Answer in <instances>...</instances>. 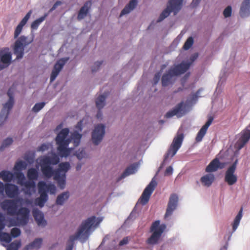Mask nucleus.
<instances>
[{
	"instance_id": "f257e3e1",
	"label": "nucleus",
	"mask_w": 250,
	"mask_h": 250,
	"mask_svg": "<svg viewBox=\"0 0 250 250\" xmlns=\"http://www.w3.org/2000/svg\"><path fill=\"white\" fill-rule=\"evenodd\" d=\"M181 127L179 128L168 149L165 154L163 160L162 162L161 166L158 171L149 183L145 188L142 195L136 203L138 204V205L139 204H141L143 206H144L148 203L150 196L158 185V182L156 180V177L160 171L161 168H162L166 163L170 161L169 157H170L171 158H172L174 157L181 147L185 138V135L183 132L181 131Z\"/></svg>"
},
{
	"instance_id": "f03ea898",
	"label": "nucleus",
	"mask_w": 250,
	"mask_h": 250,
	"mask_svg": "<svg viewBox=\"0 0 250 250\" xmlns=\"http://www.w3.org/2000/svg\"><path fill=\"white\" fill-rule=\"evenodd\" d=\"M191 62L188 60H183L180 62H174L163 74L161 84L163 87L172 86L182 75L181 84H184L189 78L191 73L189 71Z\"/></svg>"
},
{
	"instance_id": "7ed1b4c3",
	"label": "nucleus",
	"mask_w": 250,
	"mask_h": 250,
	"mask_svg": "<svg viewBox=\"0 0 250 250\" xmlns=\"http://www.w3.org/2000/svg\"><path fill=\"white\" fill-rule=\"evenodd\" d=\"M103 219V216L97 217L93 215L83 220L79 226L76 235H71L69 237L65 250H73L76 240H80L83 244L85 243Z\"/></svg>"
},
{
	"instance_id": "20e7f679",
	"label": "nucleus",
	"mask_w": 250,
	"mask_h": 250,
	"mask_svg": "<svg viewBox=\"0 0 250 250\" xmlns=\"http://www.w3.org/2000/svg\"><path fill=\"white\" fill-rule=\"evenodd\" d=\"M236 53L235 51L231 52L229 60L227 62L226 66L221 71L219 76V80L217 83L215 93L220 94L222 91L223 87L226 82L227 78L229 74L235 72L237 68L241 66V63L246 59L245 56H243L239 61L236 59ZM238 59V58H237Z\"/></svg>"
},
{
	"instance_id": "39448f33",
	"label": "nucleus",
	"mask_w": 250,
	"mask_h": 250,
	"mask_svg": "<svg viewBox=\"0 0 250 250\" xmlns=\"http://www.w3.org/2000/svg\"><path fill=\"white\" fill-rule=\"evenodd\" d=\"M166 223H161L160 220L153 222L150 228V232L151 235L146 240V243L149 245H156L161 243L164 237L163 233L167 229Z\"/></svg>"
},
{
	"instance_id": "423d86ee",
	"label": "nucleus",
	"mask_w": 250,
	"mask_h": 250,
	"mask_svg": "<svg viewBox=\"0 0 250 250\" xmlns=\"http://www.w3.org/2000/svg\"><path fill=\"white\" fill-rule=\"evenodd\" d=\"M34 38V36L33 35L32 39L28 40L27 36L21 35L16 39L11 46L13 53L16 56V58L13 60H12V53L9 50V52L11 53V63L13 62L19 61L23 58L26 47L33 42Z\"/></svg>"
},
{
	"instance_id": "0eeeda50",
	"label": "nucleus",
	"mask_w": 250,
	"mask_h": 250,
	"mask_svg": "<svg viewBox=\"0 0 250 250\" xmlns=\"http://www.w3.org/2000/svg\"><path fill=\"white\" fill-rule=\"evenodd\" d=\"M106 125L105 123H97L94 125L91 131V140L92 144L97 146L104 140L106 134Z\"/></svg>"
},
{
	"instance_id": "6e6552de",
	"label": "nucleus",
	"mask_w": 250,
	"mask_h": 250,
	"mask_svg": "<svg viewBox=\"0 0 250 250\" xmlns=\"http://www.w3.org/2000/svg\"><path fill=\"white\" fill-rule=\"evenodd\" d=\"M56 144L61 152L63 158H67L69 157H72L73 153L75 152V147H69V144L71 143V140L66 137H58Z\"/></svg>"
},
{
	"instance_id": "1a4fd4ad",
	"label": "nucleus",
	"mask_w": 250,
	"mask_h": 250,
	"mask_svg": "<svg viewBox=\"0 0 250 250\" xmlns=\"http://www.w3.org/2000/svg\"><path fill=\"white\" fill-rule=\"evenodd\" d=\"M239 160L236 159L229 165L224 173V180L225 183L229 186L235 185L238 181V176L235 173Z\"/></svg>"
},
{
	"instance_id": "9d476101",
	"label": "nucleus",
	"mask_w": 250,
	"mask_h": 250,
	"mask_svg": "<svg viewBox=\"0 0 250 250\" xmlns=\"http://www.w3.org/2000/svg\"><path fill=\"white\" fill-rule=\"evenodd\" d=\"M188 112L189 109L187 108V105H185V102L184 101H181L167 111L165 115V117L167 119H170L176 116L178 118H180Z\"/></svg>"
},
{
	"instance_id": "9b49d317",
	"label": "nucleus",
	"mask_w": 250,
	"mask_h": 250,
	"mask_svg": "<svg viewBox=\"0 0 250 250\" xmlns=\"http://www.w3.org/2000/svg\"><path fill=\"white\" fill-rule=\"evenodd\" d=\"M250 139V124L249 125L243 130L241 132L239 138L236 143V146L237 149L233 152V157H236L234 162L236 159H238L240 154V150L245 146Z\"/></svg>"
},
{
	"instance_id": "f8f14e48",
	"label": "nucleus",
	"mask_w": 250,
	"mask_h": 250,
	"mask_svg": "<svg viewBox=\"0 0 250 250\" xmlns=\"http://www.w3.org/2000/svg\"><path fill=\"white\" fill-rule=\"evenodd\" d=\"M181 10L171 0H168L166 7L160 14L156 20V22H162L165 19L168 17L172 13H173L174 15H176Z\"/></svg>"
},
{
	"instance_id": "ddd939ff",
	"label": "nucleus",
	"mask_w": 250,
	"mask_h": 250,
	"mask_svg": "<svg viewBox=\"0 0 250 250\" xmlns=\"http://www.w3.org/2000/svg\"><path fill=\"white\" fill-rule=\"evenodd\" d=\"M243 215V207H241L238 212L237 214L234 217V220L231 223L232 230L229 231L228 232V237L226 244L220 249V250H227L229 245V241H230L232 234L237 230L240 225V221L242 218Z\"/></svg>"
},
{
	"instance_id": "4468645a",
	"label": "nucleus",
	"mask_w": 250,
	"mask_h": 250,
	"mask_svg": "<svg viewBox=\"0 0 250 250\" xmlns=\"http://www.w3.org/2000/svg\"><path fill=\"white\" fill-rule=\"evenodd\" d=\"M11 53L7 47L0 48V71L8 68L11 64Z\"/></svg>"
},
{
	"instance_id": "2eb2a0df",
	"label": "nucleus",
	"mask_w": 250,
	"mask_h": 250,
	"mask_svg": "<svg viewBox=\"0 0 250 250\" xmlns=\"http://www.w3.org/2000/svg\"><path fill=\"white\" fill-rule=\"evenodd\" d=\"M142 161V160L141 159L137 162L133 163L128 165L124 171L117 178V182H119L121 180L129 175L136 173L140 167L141 162Z\"/></svg>"
},
{
	"instance_id": "dca6fc26",
	"label": "nucleus",
	"mask_w": 250,
	"mask_h": 250,
	"mask_svg": "<svg viewBox=\"0 0 250 250\" xmlns=\"http://www.w3.org/2000/svg\"><path fill=\"white\" fill-rule=\"evenodd\" d=\"M230 162H224L219 160L217 158L212 160L206 167L205 171L207 173H213L219 169H222Z\"/></svg>"
},
{
	"instance_id": "f3484780",
	"label": "nucleus",
	"mask_w": 250,
	"mask_h": 250,
	"mask_svg": "<svg viewBox=\"0 0 250 250\" xmlns=\"http://www.w3.org/2000/svg\"><path fill=\"white\" fill-rule=\"evenodd\" d=\"M52 175H53V179L57 182L58 187L62 190L64 189L66 184V174L62 173L60 169H55Z\"/></svg>"
},
{
	"instance_id": "a211bd4d",
	"label": "nucleus",
	"mask_w": 250,
	"mask_h": 250,
	"mask_svg": "<svg viewBox=\"0 0 250 250\" xmlns=\"http://www.w3.org/2000/svg\"><path fill=\"white\" fill-rule=\"evenodd\" d=\"M32 12V10H29L15 27L14 33V38L15 39H17L20 37L19 36L21 33L23 27L28 21Z\"/></svg>"
},
{
	"instance_id": "6ab92c4d",
	"label": "nucleus",
	"mask_w": 250,
	"mask_h": 250,
	"mask_svg": "<svg viewBox=\"0 0 250 250\" xmlns=\"http://www.w3.org/2000/svg\"><path fill=\"white\" fill-rule=\"evenodd\" d=\"M39 159L40 163L43 166L46 165L49 167L47 170V174L48 177H51L52 174L54 173L55 169L54 168L53 166L56 165V162L55 161L53 157L50 156H41Z\"/></svg>"
},
{
	"instance_id": "aec40b11",
	"label": "nucleus",
	"mask_w": 250,
	"mask_h": 250,
	"mask_svg": "<svg viewBox=\"0 0 250 250\" xmlns=\"http://www.w3.org/2000/svg\"><path fill=\"white\" fill-rule=\"evenodd\" d=\"M92 5V0H88L85 1L80 8L77 15V19L79 21L84 19L87 16H90V11Z\"/></svg>"
},
{
	"instance_id": "412c9836",
	"label": "nucleus",
	"mask_w": 250,
	"mask_h": 250,
	"mask_svg": "<svg viewBox=\"0 0 250 250\" xmlns=\"http://www.w3.org/2000/svg\"><path fill=\"white\" fill-rule=\"evenodd\" d=\"M140 0H130L121 11L119 17L128 15L133 11L138 6Z\"/></svg>"
},
{
	"instance_id": "4be33fe9",
	"label": "nucleus",
	"mask_w": 250,
	"mask_h": 250,
	"mask_svg": "<svg viewBox=\"0 0 250 250\" xmlns=\"http://www.w3.org/2000/svg\"><path fill=\"white\" fill-rule=\"evenodd\" d=\"M239 14L242 19L250 16V0H243L240 5Z\"/></svg>"
},
{
	"instance_id": "5701e85b",
	"label": "nucleus",
	"mask_w": 250,
	"mask_h": 250,
	"mask_svg": "<svg viewBox=\"0 0 250 250\" xmlns=\"http://www.w3.org/2000/svg\"><path fill=\"white\" fill-rule=\"evenodd\" d=\"M43 241L42 237L35 238L32 242L26 245L22 250H39L43 245Z\"/></svg>"
},
{
	"instance_id": "b1692460",
	"label": "nucleus",
	"mask_w": 250,
	"mask_h": 250,
	"mask_svg": "<svg viewBox=\"0 0 250 250\" xmlns=\"http://www.w3.org/2000/svg\"><path fill=\"white\" fill-rule=\"evenodd\" d=\"M110 92L108 90H105L100 94L95 100V104L97 108H104L106 104V99L110 95Z\"/></svg>"
},
{
	"instance_id": "393cba45",
	"label": "nucleus",
	"mask_w": 250,
	"mask_h": 250,
	"mask_svg": "<svg viewBox=\"0 0 250 250\" xmlns=\"http://www.w3.org/2000/svg\"><path fill=\"white\" fill-rule=\"evenodd\" d=\"M142 207H138V204H136L131 212L125 219V223H127L129 222H133L137 218L141 213Z\"/></svg>"
},
{
	"instance_id": "a878e982",
	"label": "nucleus",
	"mask_w": 250,
	"mask_h": 250,
	"mask_svg": "<svg viewBox=\"0 0 250 250\" xmlns=\"http://www.w3.org/2000/svg\"><path fill=\"white\" fill-rule=\"evenodd\" d=\"M54 131L57 134L55 139L56 143L57 142V138L58 137H62V138L66 137V138H68L67 136L69 133L70 130L68 127L63 128V123H61L56 126L54 129Z\"/></svg>"
},
{
	"instance_id": "bb28decb",
	"label": "nucleus",
	"mask_w": 250,
	"mask_h": 250,
	"mask_svg": "<svg viewBox=\"0 0 250 250\" xmlns=\"http://www.w3.org/2000/svg\"><path fill=\"white\" fill-rule=\"evenodd\" d=\"M70 196V192L68 190L64 191L58 195L56 201L55 205L58 206H62L69 199Z\"/></svg>"
},
{
	"instance_id": "cd10ccee",
	"label": "nucleus",
	"mask_w": 250,
	"mask_h": 250,
	"mask_svg": "<svg viewBox=\"0 0 250 250\" xmlns=\"http://www.w3.org/2000/svg\"><path fill=\"white\" fill-rule=\"evenodd\" d=\"M215 176L213 173H208L202 176L200 179V181L204 186L207 187H209L215 180Z\"/></svg>"
},
{
	"instance_id": "c85d7f7f",
	"label": "nucleus",
	"mask_w": 250,
	"mask_h": 250,
	"mask_svg": "<svg viewBox=\"0 0 250 250\" xmlns=\"http://www.w3.org/2000/svg\"><path fill=\"white\" fill-rule=\"evenodd\" d=\"M5 209L10 215H15L18 213V206L14 201H8L5 205Z\"/></svg>"
},
{
	"instance_id": "c756f323",
	"label": "nucleus",
	"mask_w": 250,
	"mask_h": 250,
	"mask_svg": "<svg viewBox=\"0 0 250 250\" xmlns=\"http://www.w3.org/2000/svg\"><path fill=\"white\" fill-rule=\"evenodd\" d=\"M34 216L36 222L39 226L44 227L47 225V220L45 219L44 214L42 210H38Z\"/></svg>"
},
{
	"instance_id": "7c9ffc66",
	"label": "nucleus",
	"mask_w": 250,
	"mask_h": 250,
	"mask_svg": "<svg viewBox=\"0 0 250 250\" xmlns=\"http://www.w3.org/2000/svg\"><path fill=\"white\" fill-rule=\"evenodd\" d=\"M19 83L17 81H15L8 88L6 95L8 99L15 100V94L17 91V88Z\"/></svg>"
},
{
	"instance_id": "2f4dec72",
	"label": "nucleus",
	"mask_w": 250,
	"mask_h": 250,
	"mask_svg": "<svg viewBox=\"0 0 250 250\" xmlns=\"http://www.w3.org/2000/svg\"><path fill=\"white\" fill-rule=\"evenodd\" d=\"M69 59V57H64L60 58L55 63L53 68L61 72Z\"/></svg>"
},
{
	"instance_id": "473e14b6",
	"label": "nucleus",
	"mask_w": 250,
	"mask_h": 250,
	"mask_svg": "<svg viewBox=\"0 0 250 250\" xmlns=\"http://www.w3.org/2000/svg\"><path fill=\"white\" fill-rule=\"evenodd\" d=\"M47 17V14H44L42 16L34 20L31 23L30 28L32 31L37 30L39 25Z\"/></svg>"
},
{
	"instance_id": "72a5a7b5",
	"label": "nucleus",
	"mask_w": 250,
	"mask_h": 250,
	"mask_svg": "<svg viewBox=\"0 0 250 250\" xmlns=\"http://www.w3.org/2000/svg\"><path fill=\"white\" fill-rule=\"evenodd\" d=\"M82 136L83 135L81 133L73 132L71 136H69L68 134L67 137L71 140V142L73 141L74 146L77 147L80 145Z\"/></svg>"
},
{
	"instance_id": "f704fd0d",
	"label": "nucleus",
	"mask_w": 250,
	"mask_h": 250,
	"mask_svg": "<svg viewBox=\"0 0 250 250\" xmlns=\"http://www.w3.org/2000/svg\"><path fill=\"white\" fill-rule=\"evenodd\" d=\"M36 152L35 151H28L24 156V159L27 165H31L35 161Z\"/></svg>"
},
{
	"instance_id": "c9c22d12",
	"label": "nucleus",
	"mask_w": 250,
	"mask_h": 250,
	"mask_svg": "<svg viewBox=\"0 0 250 250\" xmlns=\"http://www.w3.org/2000/svg\"><path fill=\"white\" fill-rule=\"evenodd\" d=\"M0 177L4 181H12L13 179L14 174L11 171L4 169L0 172Z\"/></svg>"
},
{
	"instance_id": "e433bc0d",
	"label": "nucleus",
	"mask_w": 250,
	"mask_h": 250,
	"mask_svg": "<svg viewBox=\"0 0 250 250\" xmlns=\"http://www.w3.org/2000/svg\"><path fill=\"white\" fill-rule=\"evenodd\" d=\"M14 142L12 137L8 136L4 139L0 146V152H3L6 148L9 147Z\"/></svg>"
},
{
	"instance_id": "4c0bfd02",
	"label": "nucleus",
	"mask_w": 250,
	"mask_h": 250,
	"mask_svg": "<svg viewBox=\"0 0 250 250\" xmlns=\"http://www.w3.org/2000/svg\"><path fill=\"white\" fill-rule=\"evenodd\" d=\"M88 123V119H85V117H83L77 122L76 125L74 126V132L79 133L82 131L83 128V124L86 125Z\"/></svg>"
},
{
	"instance_id": "58836bf2",
	"label": "nucleus",
	"mask_w": 250,
	"mask_h": 250,
	"mask_svg": "<svg viewBox=\"0 0 250 250\" xmlns=\"http://www.w3.org/2000/svg\"><path fill=\"white\" fill-rule=\"evenodd\" d=\"M15 102V100L8 99L6 102L3 104V108L1 110H4L6 113L10 114L14 107Z\"/></svg>"
},
{
	"instance_id": "ea45409f",
	"label": "nucleus",
	"mask_w": 250,
	"mask_h": 250,
	"mask_svg": "<svg viewBox=\"0 0 250 250\" xmlns=\"http://www.w3.org/2000/svg\"><path fill=\"white\" fill-rule=\"evenodd\" d=\"M237 95L238 97L239 101H241L244 96L247 93L248 91L245 85H238L236 89Z\"/></svg>"
},
{
	"instance_id": "a19ab883",
	"label": "nucleus",
	"mask_w": 250,
	"mask_h": 250,
	"mask_svg": "<svg viewBox=\"0 0 250 250\" xmlns=\"http://www.w3.org/2000/svg\"><path fill=\"white\" fill-rule=\"evenodd\" d=\"M194 42V37L190 36L186 40L184 43L182 49L185 51H187L192 47Z\"/></svg>"
},
{
	"instance_id": "79ce46f5",
	"label": "nucleus",
	"mask_w": 250,
	"mask_h": 250,
	"mask_svg": "<svg viewBox=\"0 0 250 250\" xmlns=\"http://www.w3.org/2000/svg\"><path fill=\"white\" fill-rule=\"evenodd\" d=\"M72 156H76L79 161H81L83 158L86 157L87 156L85 148H80L78 150H76L73 153Z\"/></svg>"
},
{
	"instance_id": "37998d69",
	"label": "nucleus",
	"mask_w": 250,
	"mask_h": 250,
	"mask_svg": "<svg viewBox=\"0 0 250 250\" xmlns=\"http://www.w3.org/2000/svg\"><path fill=\"white\" fill-rule=\"evenodd\" d=\"M208 129L203 126H202L197 132L196 137L195 141L196 142H200L202 141L204 137L206 135Z\"/></svg>"
},
{
	"instance_id": "c03bdc74",
	"label": "nucleus",
	"mask_w": 250,
	"mask_h": 250,
	"mask_svg": "<svg viewBox=\"0 0 250 250\" xmlns=\"http://www.w3.org/2000/svg\"><path fill=\"white\" fill-rule=\"evenodd\" d=\"M177 206L178 205H177L168 203L167 208H166V211L165 214V217L166 218L171 216L173 214L174 211L176 209Z\"/></svg>"
},
{
	"instance_id": "a18cd8bd",
	"label": "nucleus",
	"mask_w": 250,
	"mask_h": 250,
	"mask_svg": "<svg viewBox=\"0 0 250 250\" xmlns=\"http://www.w3.org/2000/svg\"><path fill=\"white\" fill-rule=\"evenodd\" d=\"M10 114L6 113L4 110L0 112V127H2L8 121Z\"/></svg>"
},
{
	"instance_id": "49530a36",
	"label": "nucleus",
	"mask_w": 250,
	"mask_h": 250,
	"mask_svg": "<svg viewBox=\"0 0 250 250\" xmlns=\"http://www.w3.org/2000/svg\"><path fill=\"white\" fill-rule=\"evenodd\" d=\"M104 62V60L95 61L93 64L91 66V71L92 73L94 74L98 71L100 69L101 66L103 64Z\"/></svg>"
},
{
	"instance_id": "de8ad7c7",
	"label": "nucleus",
	"mask_w": 250,
	"mask_h": 250,
	"mask_svg": "<svg viewBox=\"0 0 250 250\" xmlns=\"http://www.w3.org/2000/svg\"><path fill=\"white\" fill-rule=\"evenodd\" d=\"M46 102L44 101L36 103L32 108V111L34 113H38L45 105Z\"/></svg>"
},
{
	"instance_id": "09e8293b",
	"label": "nucleus",
	"mask_w": 250,
	"mask_h": 250,
	"mask_svg": "<svg viewBox=\"0 0 250 250\" xmlns=\"http://www.w3.org/2000/svg\"><path fill=\"white\" fill-rule=\"evenodd\" d=\"M60 71H58V70L55 69L53 67V69L51 72L50 75V78H49V83L50 84L53 83L57 77L59 76V75L60 73Z\"/></svg>"
},
{
	"instance_id": "8fccbe9b",
	"label": "nucleus",
	"mask_w": 250,
	"mask_h": 250,
	"mask_svg": "<svg viewBox=\"0 0 250 250\" xmlns=\"http://www.w3.org/2000/svg\"><path fill=\"white\" fill-rule=\"evenodd\" d=\"M232 8L231 5H228L223 11V15L225 18H230L232 16Z\"/></svg>"
},
{
	"instance_id": "3c124183",
	"label": "nucleus",
	"mask_w": 250,
	"mask_h": 250,
	"mask_svg": "<svg viewBox=\"0 0 250 250\" xmlns=\"http://www.w3.org/2000/svg\"><path fill=\"white\" fill-rule=\"evenodd\" d=\"M51 146H52L51 143H43L38 146L37 150L38 152H43L45 150H48Z\"/></svg>"
},
{
	"instance_id": "603ef678",
	"label": "nucleus",
	"mask_w": 250,
	"mask_h": 250,
	"mask_svg": "<svg viewBox=\"0 0 250 250\" xmlns=\"http://www.w3.org/2000/svg\"><path fill=\"white\" fill-rule=\"evenodd\" d=\"M54 159L55 161L56 162V164L60 162L61 160H62L63 157L60 151L59 148L57 147V153H54L52 154V156Z\"/></svg>"
},
{
	"instance_id": "864d4df0",
	"label": "nucleus",
	"mask_w": 250,
	"mask_h": 250,
	"mask_svg": "<svg viewBox=\"0 0 250 250\" xmlns=\"http://www.w3.org/2000/svg\"><path fill=\"white\" fill-rule=\"evenodd\" d=\"M60 167L59 169H60L62 173H65L71 169V165L68 162L62 163L61 164Z\"/></svg>"
},
{
	"instance_id": "5fc2aeb1",
	"label": "nucleus",
	"mask_w": 250,
	"mask_h": 250,
	"mask_svg": "<svg viewBox=\"0 0 250 250\" xmlns=\"http://www.w3.org/2000/svg\"><path fill=\"white\" fill-rule=\"evenodd\" d=\"M214 119V117L213 116H212L210 114H208L207 120L205 124L202 126H203L205 128H206V129H208V127L212 124Z\"/></svg>"
},
{
	"instance_id": "6e6d98bb",
	"label": "nucleus",
	"mask_w": 250,
	"mask_h": 250,
	"mask_svg": "<svg viewBox=\"0 0 250 250\" xmlns=\"http://www.w3.org/2000/svg\"><path fill=\"white\" fill-rule=\"evenodd\" d=\"M162 75H162L161 73H160V72H156L155 73L153 77V80L152 81V83L153 86H155L158 83L161 79V77H162Z\"/></svg>"
},
{
	"instance_id": "4d7b16f0",
	"label": "nucleus",
	"mask_w": 250,
	"mask_h": 250,
	"mask_svg": "<svg viewBox=\"0 0 250 250\" xmlns=\"http://www.w3.org/2000/svg\"><path fill=\"white\" fill-rule=\"evenodd\" d=\"M178 195L176 193H172L170 196L168 203L178 205Z\"/></svg>"
},
{
	"instance_id": "13d9d810",
	"label": "nucleus",
	"mask_w": 250,
	"mask_h": 250,
	"mask_svg": "<svg viewBox=\"0 0 250 250\" xmlns=\"http://www.w3.org/2000/svg\"><path fill=\"white\" fill-rule=\"evenodd\" d=\"M18 220L21 226H25L27 225L29 221V219L28 217H19Z\"/></svg>"
},
{
	"instance_id": "bf43d9fd",
	"label": "nucleus",
	"mask_w": 250,
	"mask_h": 250,
	"mask_svg": "<svg viewBox=\"0 0 250 250\" xmlns=\"http://www.w3.org/2000/svg\"><path fill=\"white\" fill-rule=\"evenodd\" d=\"M202 0H192L191 2L189 4V6L191 8H197L200 5Z\"/></svg>"
},
{
	"instance_id": "052dcab7",
	"label": "nucleus",
	"mask_w": 250,
	"mask_h": 250,
	"mask_svg": "<svg viewBox=\"0 0 250 250\" xmlns=\"http://www.w3.org/2000/svg\"><path fill=\"white\" fill-rule=\"evenodd\" d=\"M198 57L199 54L197 52L194 53L190 55L189 59L188 60L190 62H191V66H192L193 62L198 59Z\"/></svg>"
},
{
	"instance_id": "680f3d73",
	"label": "nucleus",
	"mask_w": 250,
	"mask_h": 250,
	"mask_svg": "<svg viewBox=\"0 0 250 250\" xmlns=\"http://www.w3.org/2000/svg\"><path fill=\"white\" fill-rule=\"evenodd\" d=\"M102 109L103 108H97V111L96 114V118L97 120L100 121L103 119V113Z\"/></svg>"
},
{
	"instance_id": "e2e57ef3",
	"label": "nucleus",
	"mask_w": 250,
	"mask_h": 250,
	"mask_svg": "<svg viewBox=\"0 0 250 250\" xmlns=\"http://www.w3.org/2000/svg\"><path fill=\"white\" fill-rule=\"evenodd\" d=\"M173 167L171 166H169L166 168V169L164 172V175H165V176H170L173 174Z\"/></svg>"
},
{
	"instance_id": "0e129e2a",
	"label": "nucleus",
	"mask_w": 250,
	"mask_h": 250,
	"mask_svg": "<svg viewBox=\"0 0 250 250\" xmlns=\"http://www.w3.org/2000/svg\"><path fill=\"white\" fill-rule=\"evenodd\" d=\"M174 3H175L181 9L185 4V0H171Z\"/></svg>"
},
{
	"instance_id": "69168bd1",
	"label": "nucleus",
	"mask_w": 250,
	"mask_h": 250,
	"mask_svg": "<svg viewBox=\"0 0 250 250\" xmlns=\"http://www.w3.org/2000/svg\"><path fill=\"white\" fill-rule=\"evenodd\" d=\"M195 103H194L190 99H188L186 101V102H185V105H187V108L189 109V111H190L191 109V106L195 104Z\"/></svg>"
},
{
	"instance_id": "338daca9",
	"label": "nucleus",
	"mask_w": 250,
	"mask_h": 250,
	"mask_svg": "<svg viewBox=\"0 0 250 250\" xmlns=\"http://www.w3.org/2000/svg\"><path fill=\"white\" fill-rule=\"evenodd\" d=\"M180 42V41L177 40V39H174V40L172 41V42L171 43L169 47L172 49H174L177 47L178 46L179 43Z\"/></svg>"
},
{
	"instance_id": "774afa93",
	"label": "nucleus",
	"mask_w": 250,
	"mask_h": 250,
	"mask_svg": "<svg viewBox=\"0 0 250 250\" xmlns=\"http://www.w3.org/2000/svg\"><path fill=\"white\" fill-rule=\"evenodd\" d=\"M129 242V240L127 237L123 238L120 241L119 245L120 246H123L127 245Z\"/></svg>"
}]
</instances>
